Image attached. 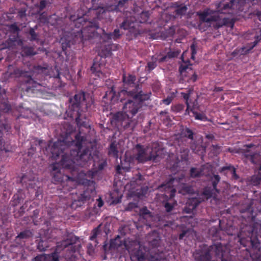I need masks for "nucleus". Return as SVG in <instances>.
I'll use <instances>...</instances> for the list:
<instances>
[{
    "mask_svg": "<svg viewBox=\"0 0 261 261\" xmlns=\"http://www.w3.org/2000/svg\"><path fill=\"white\" fill-rule=\"evenodd\" d=\"M85 93L83 92L76 94L73 99H71L73 111L77 112V116L75 119L77 125H80L79 133L75 136V139H70L68 137L63 140L59 139L57 141L52 143L49 142L46 146V143L42 140L36 138L33 139L29 149L28 154L32 156L36 151L34 146H39L40 149L45 154L49 155L54 159L61 156V161L65 166L68 165L70 162L76 163L77 165L84 166L85 164L92 158L91 152L89 149L84 147L83 144L87 140V137L82 136V127L87 128L85 122L82 121L85 118L81 113L80 110L83 111V107L87 108Z\"/></svg>",
    "mask_w": 261,
    "mask_h": 261,
    "instance_id": "f257e3e1",
    "label": "nucleus"
},
{
    "mask_svg": "<svg viewBox=\"0 0 261 261\" xmlns=\"http://www.w3.org/2000/svg\"><path fill=\"white\" fill-rule=\"evenodd\" d=\"M213 5L215 6V10L206 8L201 12H198L197 15L201 22H215V28L217 29L229 24L232 28L234 24L229 18H222L220 14L234 16L243 12L245 7H247L245 0H221L215 2Z\"/></svg>",
    "mask_w": 261,
    "mask_h": 261,
    "instance_id": "f03ea898",
    "label": "nucleus"
},
{
    "mask_svg": "<svg viewBox=\"0 0 261 261\" xmlns=\"http://www.w3.org/2000/svg\"><path fill=\"white\" fill-rule=\"evenodd\" d=\"M136 76L135 75L123 74L122 77L123 89L116 95L114 90V86H112L109 90L106 92L103 96V100L107 104H114L118 101L122 102L127 97L139 98L141 100L150 99L151 93L143 92L142 90V85L136 83Z\"/></svg>",
    "mask_w": 261,
    "mask_h": 261,
    "instance_id": "7ed1b4c3",
    "label": "nucleus"
},
{
    "mask_svg": "<svg viewBox=\"0 0 261 261\" xmlns=\"http://www.w3.org/2000/svg\"><path fill=\"white\" fill-rule=\"evenodd\" d=\"M127 98L122 102H123L122 111L118 112L113 115L112 122L123 129L133 130L136 124V122L133 119V117L142 108L143 102L147 100H141L139 98L130 99H127Z\"/></svg>",
    "mask_w": 261,
    "mask_h": 261,
    "instance_id": "20e7f679",
    "label": "nucleus"
},
{
    "mask_svg": "<svg viewBox=\"0 0 261 261\" xmlns=\"http://www.w3.org/2000/svg\"><path fill=\"white\" fill-rule=\"evenodd\" d=\"M63 239L62 241L57 243L54 254L37 256L33 261H75L74 253L76 248L73 244L76 238L66 231Z\"/></svg>",
    "mask_w": 261,
    "mask_h": 261,
    "instance_id": "39448f33",
    "label": "nucleus"
},
{
    "mask_svg": "<svg viewBox=\"0 0 261 261\" xmlns=\"http://www.w3.org/2000/svg\"><path fill=\"white\" fill-rule=\"evenodd\" d=\"M135 149L137 151L135 158L139 163H144L149 161L158 160L160 148L157 144H154L151 147L137 144Z\"/></svg>",
    "mask_w": 261,
    "mask_h": 261,
    "instance_id": "423d86ee",
    "label": "nucleus"
},
{
    "mask_svg": "<svg viewBox=\"0 0 261 261\" xmlns=\"http://www.w3.org/2000/svg\"><path fill=\"white\" fill-rule=\"evenodd\" d=\"M12 75L18 78L22 84H27L26 91L28 92H35V90H40L41 85L32 78L31 73L29 71H24L20 69H16L12 73Z\"/></svg>",
    "mask_w": 261,
    "mask_h": 261,
    "instance_id": "0eeeda50",
    "label": "nucleus"
},
{
    "mask_svg": "<svg viewBox=\"0 0 261 261\" xmlns=\"http://www.w3.org/2000/svg\"><path fill=\"white\" fill-rule=\"evenodd\" d=\"M244 38L247 40H253L249 43L247 44L245 46L240 48L239 49H236L234 50L232 55L235 57L238 53L241 55H246L256 46V45L260 41V38L257 33V29H254L251 31H249L244 34Z\"/></svg>",
    "mask_w": 261,
    "mask_h": 261,
    "instance_id": "6e6552de",
    "label": "nucleus"
},
{
    "mask_svg": "<svg viewBox=\"0 0 261 261\" xmlns=\"http://www.w3.org/2000/svg\"><path fill=\"white\" fill-rule=\"evenodd\" d=\"M184 178L185 175L182 173L170 175L167 180L159 187V188L164 189L166 191H167V189H170L169 192L173 189L176 190L180 188L181 184L185 181Z\"/></svg>",
    "mask_w": 261,
    "mask_h": 261,
    "instance_id": "1a4fd4ad",
    "label": "nucleus"
},
{
    "mask_svg": "<svg viewBox=\"0 0 261 261\" xmlns=\"http://www.w3.org/2000/svg\"><path fill=\"white\" fill-rule=\"evenodd\" d=\"M149 17V14L148 11H143L140 14L136 19L134 17H130L124 19L123 22L120 25V28L125 30H128L131 28L135 27V23L138 22L139 23H146L147 22Z\"/></svg>",
    "mask_w": 261,
    "mask_h": 261,
    "instance_id": "9d476101",
    "label": "nucleus"
},
{
    "mask_svg": "<svg viewBox=\"0 0 261 261\" xmlns=\"http://www.w3.org/2000/svg\"><path fill=\"white\" fill-rule=\"evenodd\" d=\"M181 136L191 140L190 147L194 153L200 154L205 152V148L201 145L197 143L196 141L193 140L194 133L189 128L186 127L183 129L181 132Z\"/></svg>",
    "mask_w": 261,
    "mask_h": 261,
    "instance_id": "9b49d317",
    "label": "nucleus"
},
{
    "mask_svg": "<svg viewBox=\"0 0 261 261\" xmlns=\"http://www.w3.org/2000/svg\"><path fill=\"white\" fill-rule=\"evenodd\" d=\"M220 177L219 175H214L211 177L210 181L211 183V186L207 185L203 190L202 194L205 197L206 199L211 198L212 197L216 195L219 193L220 190L218 189L217 187V185L220 181Z\"/></svg>",
    "mask_w": 261,
    "mask_h": 261,
    "instance_id": "f8f14e48",
    "label": "nucleus"
},
{
    "mask_svg": "<svg viewBox=\"0 0 261 261\" xmlns=\"http://www.w3.org/2000/svg\"><path fill=\"white\" fill-rule=\"evenodd\" d=\"M179 71L181 74V75L184 77H188L187 73L189 74L188 76V78L186 80L188 82H195L196 81L197 79V75L195 72H194L193 70L191 67V65H184L181 64L179 68Z\"/></svg>",
    "mask_w": 261,
    "mask_h": 261,
    "instance_id": "ddd939ff",
    "label": "nucleus"
},
{
    "mask_svg": "<svg viewBox=\"0 0 261 261\" xmlns=\"http://www.w3.org/2000/svg\"><path fill=\"white\" fill-rule=\"evenodd\" d=\"M97 63L96 60H94L93 65L91 67L90 70L92 72V74L91 75L89 84V88L93 90H96L98 88V81H97Z\"/></svg>",
    "mask_w": 261,
    "mask_h": 261,
    "instance_id": "4468645a",
    "label": "nucleus"
},
{
    "mask_svg": "<svg viewBox=\"0 0 261 261\" xmlns=\"http://www.w3.org/2000/svg\"><path fill=\"white\" fill-rule=\"evenodd\" d=\"M246 148L244 150V156L248 160L250 161L253 164H257L259 159H261L259 154L256 152H250L249 149L252 147H256L255 145L252 143L246 145L244 146Z\"/></svg>",
    "mask_w": 261,
    "mask_h": 261,
    "instance_id": "2eb2a0df",
    "label": "nucleus"
},
{
    "mask_svg": "<svg viewBox=\"0 0 261 261\" xmlns=\"http://www.w3.org/2000/svg\"><path fill=\"white\" fill-rule=\"evenodd\" d=\"M176 193V190L173 189L171 191L167 194L166 196L168 198L166 201L164 202V206L167 212L169 213L172 211L174 207L177 205V201L174 199Z\"/></svg>",
    "mask_w": 261,
    "mask_h": 261,
    "instance_id": "dca6fc26",
    "label": "nucleus"
},
{
    "mask_svg": "<svg viewBox=\"0 0 261 261\" xmlns=\"http://www.w3.org/2000/svg\"><path fill=\"white\" fill-rule=\"evenodd\" d=\"M98 29L97 25L92 26V25L87 27L84 28L83 30L81 31H79L76 33V34L75 36V39L73 42H76L77 40L80 39V40H82V38L83 37V34L86 33L87 32L88 33V37L89 38H93L96 35V31Z\"/></svg>",
    "mask_w": 261,
    "mask_h": 261,
    "instance_id": "f3484780",
    "label": "nucleus"
},
{
    "mask_svg": "<svg viewBox=\"0 0 261 261\" xmlns=\"http://www.w3.org/2000/svg\"><path fill=\"white\" fill-rule=\"evenodd\" d=\"M202 200L198 197L191 198L188 200L183 211L186 214H191L196 207L202 202Z\"/></svg>",
    "mask_w": 261,
    "mask_h": 261,
    "instance_id": "a211bd4d",
    "label": "nucleus"
},
{
    "mask_svg": "<svg viewBox=\"0 0 261 261\" xmlns=\"http://www.w3.org/2000/svg\"><path fill=\"white\" fill-rule=\"evenodd\" d=\"M98 234V226L95 227L93 231L91 236L90 237V240L93 241V243H90L87 246V252L90 255H92L94 252L95 247L97 245L96 238Z\"/></svg>",
    "mask_w": 261,
    "mask_h": 261,
    "instance_id": "6ab92c4d",
    "label": "nucleus"
},
{
    "mask_svg": "<svg viewBox=\"0 0 261 261\" xmlns=\"http://www.w3.org/2000/svg\"><path fill=\"white\" fill-rule=\"evenodd\" d=\"M200 170L201 176L210 177V179H211V177H213V175H215L213 174V167L209 164L202 165L200 167Z\"/></svg>",
    "mask_w": 261,
    "mask_h": 261,
    "instance_id": "aec40b11",
    "label": "nucleus"
},
{
    "mask_svg": "<svg viewBox=\"0 0 261 261\" xmlns=\"http://www.w3.org/2000/svg\"><path fill=\"white\" fill-rule=\"evenodd\" d=\"M36 182L35 177L30 178L28 175H24L21 179V182L25 184L27 187L35 188L36 186Z\"/></svg>",
    "mask_w": 261,
    "mask_h": 261,
    "instance_id": "412c9836",
    "label": "nucleus"
},
{
    "mask_svg": "<svg viewBox=\"0 0 261 261\" xmlns=\"http://www.w3.org/2000/svg\"><path fill=\"white\" fill-rule=\"evenodd\" d=\"M50 237H41L37 245V249L40 251H44L49 247L48 241Z\"/></svg>",
    "mask_w": 261,
    "mask_h": 261,
    "instance_id": "4be33fe9",
    "label": "nucleus"
},
{
    "mask_svg": "<svg viewBox=\"0 0 261 261\" xmlns=\"http://www.w3.org/2000/svg\"><path fill=\"white\" fill-rule=\"evenodd\" d=\"M121 34H120L119 30L118 29H116L113 33L105 34L103 35V38L106 39V40H105L104 41L105 42L109 43L112 39L116 40L119 38Z\"/></svg>",
    "mask_w": 261,
    "mask_h": 261,
    "instance_id": "5701e85b",
    "label": "nucleus"
},
{
    "mask_svg": "<svg viewBox=\"0 0 261 261\" xmlns=\"http://www.w3.org/2000/svg\"><path fill=\"white\" fill-rule=\"evenodd\" d=\"M37 54V52L32 47L23 46L21 48V55L22 56H33Z\"/></svg>",
    "mask_w": 261,
    "mask_h": 261,
    "instance_id": "b1692460",
    "label": "nucleus"
},
{
    "mask_svg": "<svg viewBox=\"0 0 261 261\" xmlns=\"http://www.w3.org/2000/svg\"><path fill=\"white\" fill-rule=\"evenodd\" d=\"M123 244V241L122 240V238L119 236H117L114 239L111 240L110 248V249L118 248L122 246Z\"/></svg>",
    "mask_w": 261,
    "mask_h": 261,
    "instance_id": "393cba45",
    "label": "nucleus"
},
{
    "mask_svg": "<svg viewBox=\"0 0 261 261\" xmlns=\"http://www.w3.org/2000/svg\"><path fill=\"white\" fill-rule=\"evenodd\" d=\"M131 258L132 259L137 261H144L145 260V253L142 250L138 249L132 254Z\"/></svg>",
    "mask_w": 261,
    "mask_h": 261,
    "instance_id": "a878e982",
    "label": "nucleus"
},
{
    "mask_svg": "<svg viewBox=\"0 0 261 261\" xmlns=\"http://www.w3.org/2000/svg\"><path fill=\"white\" fill-rule=\"evenodd\" d=\"M144 177L140 173H138L135 177H134L133 180L130 181L132 186L136 188V186H140L142 184Z\"/></svg>",
    "mask_w": 261,
    "mask_h": 261,
    "instance_id": "bb28decb",
    "label": "nucleus"
},
{
    "mask_svg": "<svg viewBox=\"0 0 261 261\" xmlns=\"http://www.w3.org/2000/svg\"><path fill=\"white\" fill-rule=\"evenodd\" d=\"M109 154L115 158H118V151L117 147V144L115 142H112L109 148Z\"/></svg>",
    "mask_w": 261,
    "mask_h": 261,
    "instance_id": "cd10ccee",
    "label": "nucleus"
},
{
    "mask_svg": "<svg viewBox=\"0 0 261 261\" xmlns=\"http://www.w3.org/2000/svg\"><path fill=\"white\" fill-rule=\"evenodd\" d=\"M229 170L231 172V173L232 174V176L234 179H238L239 178V176L236 173V168L231 165L222 167L220 169V172H224L225 170Z\"/></svg>",
    "mask_w": 261,
    "mask_h": 261,
    "instance_id": "c85d7f7f",
    "label": "nucleus"
},
{
    "mask_svg": "<svg viewBox=\"0 0 261 261\" xmlns=\"http://www.w3.org/2000/svg\"><path fill=\"white\" fill-rule=\"evenodd\" d=\"M8 47H13V46L17 45L21 46L22 41L17 37L14 36L13 38H10L7 41Z\"/></svg>",
    "mask_w": 261,
    "mask_h": 261,
    "instance_id": "c756f323",
    "label": "nucleus"
},
{
    "mask_svg": "<svg viewBox=\"0 0 261 261\" xmlns=\"http://www.w3.org/2000/svg\"><path fill=\"white\" fill-rule=\"evenodd\" d=\"M106 46V49L103 54V55H99L101 57H108L111 54V51L112 50H115V49L117 47V45L113 44H108L107 45H105Z\"/></svg>",
    "mask_w": 261,
    "mask_h": 261,
    "instance_id": "7c9ffc66",
    "label": "nucleus"
},
{
    "mask_svg": "<svg viewBox=\"0 0 261 261\" xmlns=\"http://www.w3.org/2000/svg\"><path fill=\"white\" fill-rule=\"evenodd\" d=\"M249 16L250 18L253 19L255 21L258 20L261 22V10L258 8H255L252 12L250 13Z\"/></svg>",
    "mask_w": 261,
    "mask_h": 261,
    "instance_id": "2f4dec72",
    "label": "nucleus"
},
{
    "mask_svg": "<svg viewBox=\"0 0 261 261\" xmlns=\"http://www.w3.org/2000/svg\"><path fill=\"white\" fill-rule=\"evenodd\" d=\"M189 149L187 147H181L180 149V158L181 161L188 160Z\"/></svg>",
    "mask_w": 261,
    "mask_h": 261,
    "instance_id": "473e14b6",
    "label": "nucleus"
},
{
    "mask_svg": "<svg viewBox=\"0 0 261 261\" xmlns=\"http://www.w3.org/2000/svg\"><path fill=\"white\" fill-rule=\"evenodd\" d=\"M192 190V188L191 186H187L183 182L180 186V188L179 189V192L185 195L191 193Z\"/></svg>",
    "mask_w": 261,
    "mask_h": 261,
    "instance_id": "72a5a7b5",
    "label": "nucleus"
},
{
    "mask_svg": "<svg viewBox=\"0 0 261 261\" xmlns=\"http://www.w3.org/2000/svg\"><path fill=\"white\" fill-rule=\"evenodd\" d=\"M191 112H192L193 114V115L196 120H199L201 121H205L207 119L206 116L201 113H199L196 111H194V107L193 106L192 108L191 109Z\"/></svg>",
    "mask_w": 261,
    "mask_h": 261,
    "instance_id": "f704fd0d",
    "label": "nucleus"
},
{
    "mask_svg": "<svg viewBox=\"0 0 261 261\" xmlns=\"http://www.w3.org/2000/svg\"><path fill=\"white\" fill-rule=\"evenodd\" d=\"M37 28L35 26L34 28H30L29 31V34L30 36L29 39L30 41H37L39 40L38 34L35 32V29Z\"/></svg>",
    "mask_w": 261,
    "mask_h": 261,
    "instance_id": "c9c22d12",
    "label": "nucleus"
},
{
    "mask_svg": "<svg viewBox=\"0 0 261 261\" xmlns=\"http://www.w3.org/2000/svg\"><path fill=\"white\" fill-rule=\"evenodd\" d=\"M0 110L5 113H8L11 110V107L8 101L2 102L0 103Z\"/></svg>",
    "mask_w": 261,
    "mask_h": 261,
    "instance_id": "e433bc0d",
    "label": "nucleus"
},
{
    "mask_svg": "<svg viewBox=\"0 0 261 261\" xmlns=\"http://www.w3.org/2000/svg\"><path fill=\"white\" fill-rule=\"evenodd\" d=\"M185 108V106L183 104L178 103L172 105L171 107V111L174 113H180L182 112Z\"/></svg>",
    "mask_w": 261,
    "mask_h": 261,
    "instance_id": "4c0bfd02",
    "label": "nucleus"
},
{
    "mask_svg": "<svg viewBox=\"0 0 261 261\" xmlns=\"http://www.w3.org/2000/svg\"><path fill=\"white\" fill-rule=\"evenodd\" d=\"M190 176L193 178L199 177L201 176L200 168L192 167L190 169Z\"/></svg>",
    "mask_w": 261,
    "mask_h": 261,
    "instance_id": "58836bf2",
    "label": "nucleus"
},
{
    "mask_svg": "<svg viewBox=\"0 0 261 261\" xmlns=\"http://www.w3.org/2000/svg\"><path fill=\"white\" fill-rule=\"evenodd\" d=\"M259 173L261 175V164L259 167ZM251 183L254 186H257L259 185L261 181V177H258L257 176H253L251 177Z\"/></svg>",
    "mask_w": 261,
    "mask_h": 261,
    "instance_id": "ea45409f",
    "label": "nucleus"
},
{
    "mask_svg": "<svg viewBox=\"0 0 261 261\" xmlns=\"http://www.w3.org/2000/svg\"><path fill=\"white\" fill-rule=\"evenodd\" d=\"M32 232L30 230H25L21 232H20L17 238L20 239H28L32 236Z\"/></svg>",
    "mask_w": 261,
    "mask_h": 261,
    "instance_id": "a19ab883",
    "label": "nucleus"
},
{
    "mask_svg": "<svg viewBox=\"0 0 261 261\" xmlns=\"http://www.w3.org/2000/svg\"><path fill=\"white\" fill-rule=\"evenodd\" d=\"M48 3V2L46 0H41L39 4H36L35 6L38 9V12L39 13L44 9Z\"/></svg>",
    "mask_w": 261,
    "mask_h": 261,
    "instance_id": "79ce46f5",
    "label": "nucleus"
},
{
    "mask_svg": "<svg viewBox=\"0 0 261 261\" xmlns=\"http://www.w3.org/2000/svg\"><path fill=\"white\" fill-rule=\"evenodd\" d=\"M187 10V8L186 6H178L175 10V14L177 15H182L185 14Z\"/></svg>",
    "mask_w": 261,
    "mask_h": 261,
    "instance_id": "37998d69",
    "label": "nucleus"
},
{
    "mask_svg": "<svg viewBox=\"0 0 261 261\" xmlns=\"http://www.w3.org/2000/svg\"><path fill=\"white\" fill-rule=\"evenodd\" d=\"M60 43L62 44V49L65 50L67 47H70L71 44V40H67L65 38H61Z\"/></svg>",
    "mask_w": 261,
    "mask_h": 261,
    "instance_id": "c03bdc74",
    "label": "nucleus"
},
{
    "mask_svg": "<svg viewBox=\"0 0 261 261\" xmlns=\"http://www.w3.org/2000/svg\"><path fill=\"white\" fill-rule=\"evenodd\" d=\"M211 152L213 154V155L217 156L221 152L220 146L218 145H212L211 146Z\"/></svg>",
    "mask_w": 261,
    "mask_h": 261,
    "instance_id": "a18cd8bd",
    "label": "nucleus"
},
{
    "mask_svg": "<svg viewBox=\"0 0 261 261\" xmlns=\"http://www.w3.org/2000/svg\"><path fill=\"white\" fill-rule=\"evenodd\" d=\"M10 128L11 127L8 123L0 122V134L3 133L4 131L8 132Z\"/></svg>",
    "mask_w": 261,
    "mask_h": 261,
    "instance_id": "49530a36",
    "label": "nucleus"
},
{
    "mask_svg": "<svg viewBox=\"0 0 261 261\" xmlns=\"http://www.w3.org/2000/svg\"><path fill=\"white\" fill-rule=\"evenodd\" d=\"M1 150H4L5 152H9L11 150V147L8 144H5L4 141L2 140H1Z\"/></svg>",
    "mask_w": 261,
    "mask_h": 261,
    "instance_id": "de8ad7c7",
    "label": "nucleus"
},
{
    "mask_svg": "<svg viewBox=\"0 0 261 261\" xmlns=\"http://www.w3.org/2000/svg\"><path fill=\"white\" fill-rule=\"evenodd\" d=\"M8 101L6 96V90L5 89H0V103L4 101Z\"/></svg>",
    "mask_w": 261,
    "mask_h": 261,
    "instance_id": "09e8293b",
    "label": "nucleus"
},
{
    "mask_svg": "<svg viewBox=\"0 0 261 261\" xmlns=\"http://www.w3.org/2000/svg\"><path fill=\"white\" fill-rule=\"evenodd\" d=\"M191 93V91L190 90H188V93L181 92V94L183 97V98L185 100L186 105L190 104L189 102V98L190 97V94Z\"/></svg>",
    "mask_w": 261,
    "mask_h": 261,
    "instance_id": "8fccbe9b",
    "label": "nucleus"
},
{
    "mask_svg": "<svg viewBox=\"0 0 261 261\" xmlns=\"http://www.w3.org/2000/svg\"><path fill=\"white\" fill-rule=\"evenodd\" d=\"M138 207V203L135 202H129L125 208L126 211H130L133 209Z\"/></svg>",
    "mask_w": 261,
    "mask_h": 261,
    "instance_id": "3c124183",
    "label": "nucleus"
},
{
    "mask_svg": "<svg viewBox=\"0 0 261 261\" xmlns=\"http://www.w3.org/2000/svg\"><path fill=\"white\" fill-rule=\"evenodd\" d=\"M39 21L42 23H46L48 22V18L45 12H42L40 14Z\"/></svg>",
    "mask_w": 261,
    "mask_h": 261,
    "instance_id": "603ef678",
    "label": "nucleus"
},
{
    "mask_svg": "<svg viewBox=\"0 0 261 261\" xmlns=\"http://www.w3.org/2000/svg\"><path fill=\"white\" fill-rule=\"evenodd\" d=\"M156 66L155 61H151L147 63V67L148 68V70L151 71L154 69Z\"/></svg>",
    "mask_w": 261,
    "mask_h": 261,
    "instance_id": "864d4df0",
    "label": "nucleus"
},
{
    "mask_svg": "<svg viewBox=\"0 0 261 261\" xmlns=\"http://www.w3.org/2000/svg\"><path fill=\"white\" fill-rule=\"evenodd\" d=\"M180 53V51L178 50H175V51H169L167 54L169 57V59L177 57Z\"/></svg>",
    "mask_w": 261,
    "mask_h": 261,
    "instance_id": "5fc2aeb1",
    "label": "nucleus"
},
{
    "mask_svg": "<svg viewBox=\"0 0 261 261\" xmlns=\"http://www.w3.org/2000/svg\"><path fill=\"white\" fill-rule=\"evenodd\" d=\"M173 99V97L171 96H167L166 98L163 99L162 100V102L163 103L166 105H169L172 101Z\"/></svg>",
    "mask_w": 261,
    "mask_h": 261,
    "instance_id": "6e6d98bb",
    "label": "nucleus"
},
{
    "mask_svg": "<svg viewBox=\"0 0 261 261\" xmlns=\"http://www.w3.org/2000/svg\"><path fill=\"white\" fill-rule=\"evenodd\" d=\"M180 162L181 161L179 160L178 158L176 159V162L173 164L172 167V170H177L178 168L180 166Z\"/></svg>",
    "mask_w": 261,
    "mask_h": 261,
    "instance_id": "4d7b16f0",
    "label": "nucleus"
},
{
    "mask_svg": "<svg viewBox=\"0 0 261 261\" xmlns=\"http://www.w3.org/2000/svg\"><path fill=\"white\" fill-rule=\"evenodd\" d=\"M114 194L115 193H113V194ZM112 195H113V194H111V198L112 199V203L117 204L121 202V197H122L121 196H118L116 198H114Z\"/></svg>",
    "mask_w": 261,
    "mask_h": 261,
    "instance_id": "13d9d810",
    "label": "nucleus"
},
{
    "mask_svg": "<svg viewBox=\"0 0 261 261\" xmlns=\"http://www.w3.org/2000/svg\"><path fill=\"white\" fill-rule=\"evenodd\" d=\"M190 48H191V54H192L191 58L192 59H194V56L196 54V46L194 43H193L192 44H191V45L190 46Z\"/></svg>",
    "mask_w": 261,
    "mask_h": 261,
    "instance_id": "bf43d9fd",
    "label": "nucleus"
},
{
    "mask_svg": "<svg viewBox=\"0 0 261 261\" xmlns=\"http://www.w3.org/2000/svg\"><path fill=\"white\" fill-rule=\"evenodd\" d=\"M149 213V210L146 207H144L140 210V213L141 215H145L148 214Z\"/></svg>",
    "mask_w": 261,
    "mask_h": 261,
    "instance_id": "052dcab7",
    "label": "nucleus"
},
{
    "mask_svg": "<svg viewBox=\"0 0 261 261\" xmlns=\"http://www.w3.org/2000/svg\"><path fill=\"white\" fill-rule=\"evenodd\" d=\"M10 29L12 31H13L14 33H18L19 31V28L17 27V25L15 24H12L10 26Z\"/></svg>",
    "mask_w": 261,
    "mask_h": 261,
    "instance_id": "680f3d73",
    "label": "nucleus"
},
{
    "mask_svg": "<svg viewBox=\"0 0 261 261\" xmlns=\"http://www.w3.org/2000/svg\"><path fill=\"white\" fill-rule=\"evenodd\" d=\"M52 170L54 171L58 172L59 171V165L58 164H53L51 165Z\"/></svg>",
    "mask_w": 261,
    "mask_h": 261,
    "instance_id": "e2e57ef3",
    "label": "nucleus"
},
{
    "mask_svg": "<svg viewBox=\"0 0 261 261\" xmlns=\"http://www.w3.org/2000/svg\"><path fill=\"white\" fill-rule=\"evenodd\" d=\"M168 59H169V57H168V54H167L166 55L160 58L159 61V62H164L165 61H167Z\"/></svg>",
    "mask_w": 261,
    "mask_h": 261,
    "instance_id": "0e129e2a",
    "label": "nucleus"
},
{
    "mask_svg": "<svg viewBox=\"0 0 261 261\" xmlns=\"http://www.w3.org/2000/svg\"><path fill=\"white\" fill-rule=\"evenodd\" d=\"M187 232V230H183L181 233H180L179 235V239L182 240L184 237L186 236Z\"/></svg>",
    "mask_w": 261,
    "mask_h": 261,
    "instance_id": "69168bd1",
    "label": "nucleus"
},
{
    "mask_svg": "<svg viewBox=\"0 0 261 261\" xmlns=\"http://www.w3.org/2000/svg\"><path fill=\"white\" fill-rule=\"evenodd\" d=\"M186 106H187V109L185 112V115H189L190 111H191V109L190 108V104L186 105Z\"/></svg>",
    "mask_w": 261,
    "mask_h": 261,
    "instance_id": "338daca9",
    "label": "nucleus"
},
{
    "mask_svg": "<svg viewBox=\"0 0 261 261\" xmlns=\"http://www.w3.org/2000/svg\"><path fill=\"white\" fill-rule=\"evenodd\" d=\"M92 184L93 182L92 181H91L90 180H87V179H84L83 181L82 182V184L83 185H90V184Z\"/></svg>",
    "mask_w": 261,
    "mask_h": 261,
    "instance_id": "774afa93",
    "label": "nucleus"
}]
</instances>
